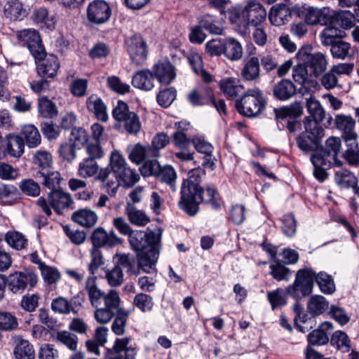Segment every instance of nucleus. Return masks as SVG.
I'll return each mask as SVG.
<instances>
[{
  "label": "nucleus",
  "instance_id": "obj_1",
  "mask_svg": "<svg viewBox=\"0 0 359 359\" xmlns=\"http://www.w3.org/2000/svg\"><path fill=\"white\" fill-rule=\"evenodd\" d=\"M180 194L179 205L190 216H194L198 212V205L203 202L210 203L215 209L219 207V204L215 200L216 189L210 185H208L205 191L201 185L182 182Z\"/></svg>",
  "mask_w": 359,
  "mask_h": 359
},
{
  "label": "nucleus",
  "instance_id": "obj_2",
  "mask_svg": "<svg viewBox=\"0 0 359 359\" xmlns=\"http://www.w3.org/2000/svg\"><path fill=\"white\" fill-rule=\"evenodd\" d=\"M113 259L115 266L130 276H137L141 270L149 273L154 267L155 257L153 255L147 257L144 253L138 252L135 257L130 253H116Z\"/></svg>",
  "mask_w": 359,
  "mask_h": 359
},
{
  "label": "nucleus",
  "instance_id": "obj_3",
  "mask_svg": "<svg viewBox=\"0 0 359 359\" xmlns=\"http://www.w3.org/2000/svg\"><path fill=\"white\" fill-rule=\"evenodd\" d=\"M304 131L296 137L298 148L304 154H308L317 151L321 148L322 138L325 136V130L320 123L313 121L310 117L304 119Z\"/></svg>",
  "mask_w": 359,
  "mask_h": 359
},
{
  "label": "nucleus",
  "instance_id": "obj_4",
  "mask_svg": "<svg viewBox=\"0 0 359 359\" xmlns=\"http://www.w3.org/2000/svg\"><path fill=\"white\" fill-rule=\"evenodd\" d=\"M295 58L297 62L305 64L316 77L326 70L328 64L326 55L320 52L313 53V48L310 45L301 47Z\"/></svg>",
  "mask_w": 359,
  "mask_h": 359
},
{
  "label": "nucleus",
  "instance_id": "obj_5",
  "mask_svg": "<svg viewBox=\"0 0 359 359\" xmlns=\"http://www.w3.org/2000/svg\"><path fill=\"white\" fill-rule=\"evenodd\" d=\"M237 111L247 117L256 116L264 107L262 91L257 88L248 90L235 103Z\"/></svg>",
  "mask_w": 359,
  "mask_h": 359
},
{
  "label": "nucleus",
  "instance_id": "obj_6",
  "mask_svg": "<svg viewBox=\"0 0 359 359\" xmlns=\"http://www.w3.org/2000/svg\"><path fill=\"white\" fill-rule=\"evenodd\" d=\"M140 172L144 177L151 175L157 177L161 181L166 183L173 191L177 189V173L171 165L161 166L156 159L148 160L144 161L140 168Z\"/></svg>",
  "mask_w": 359,
  "mask_h": 359
},
{
  "label": "nucleus",
  "instance_id": "obj_7",
  "mask_svg": "<svg viewBox=\"0 0 359 359\" xmlns=\"http://www.w3.org/2000/svg\"><path fill=\"white\" fill-rule=\"evenodd\" d=\"M110 165L118 182L123 187H132L140 179L139 173L128 166L125 158L117 151L111 152Z\"/></svg>",
  "mask_w": 359,
  "mask_h": 359
},
{
  "label": "nucleus",
  "instance_id": "obj_8",
  "mask_svg": "<svg viewBox=\"0 0 359 359\" xmlns=\"http://www.w3.org/2000/svg\"><path fill=\"white\" fill-rule=\"evenodd\" d=\"M43 212L50 216L53 208L58 214L66 208H72L73 200L69 194L60 189L52 190L48 195L47 199L41 197L37 201Z\"/></svg>",
  "mask_w": 359,
  "mask_h": 359
},
{
  "label": "nucleus",
  "instance_id": "obj_9",
  "mask_svg": "<svg viewBox=\"0 0 359 359\" xmlns=\"http://www.w3.org/2000/svg\"><path fill=\"white\" fill-rule=\"evenodd\" d=\"M17 38L27 46L36 60H42L45 58L46 55L45 48L42 44L41 37L36 30L25 29L18 31Z\"/></svg>",
  "mask_w": 359,
  "mask_h": 359
},
{
  "label": "nucleus",
  "instance_id": "obj_10",
  "mask_svg": "<svg viewBox=\"0 0 359 359\" xmlns=\"http://www.w3.org/2000/svg\"><path fill=\"white\" fill-rule=\"evenodd\" d=\"M266 11L264 6L256 0L248 1L243 8L244 29L259 27L266 20Z\"/></svg>",
  "mask_w": 359,
  "mask_h": 359
},
{
  "label": "nucleus",
  "instance_id": "obj_11",
  "mask_svg": "<svg viewBox=\"0 0 359 359\" xmlns=\"http://www.w3.org/2000/svg\"><path fill=\"white\" fill-rule=\"evenodd\" d=\"M37 283V276L31 271L11 273L8 280V287L13 292H22L28 285L31 287Z\"/></svg>",
  "mask_w": 359,
  "mask_h": 359
},
{
  "label": "nucleus",
  "instance_id": "obj_12",
  "mask_svg": "<svg viewBox=\"0 0 359 359\" xmlns=\"http://www.w3.org/2000/svg\"><path fill=\"white\" fill-rule=\"evenodd\" d=\"M130 341V337L117 338L113 347L107 348L104 359H135V349L128 346Z\"/></svg>",
  "mask_w": 359,
  "mask_h": 359
},
{
  "label": "nucleus",
  "instance_id": "obj_13",
  "mask_svg": "<svg viewBox=\"0 0 359 359\" xmlns=\"http://www.w3.org/2000/svg\"><path fill=\"white\" fill-rule=\"evenodd\" d=\"M126 44L133 62L137 65L142 64L148 54L147 42L143 37L135 34L127 39Z\"/></svg>",
  "mask_w": 359,
  "mask_h": 359
},
{
  "label": "nucleus",
  "instance_id": "obj_14",
  "mask_svg": "<svg viewBox=\"0 0 359 359\" xmlns=\"http://www.w3.org/2000/svg\"><path fill=\"white\" fill-rule=\"evenodd\" d=\"M111 15V11L109 4L103 0L92 1L87 8L88 20L96 25H101L107 22Z\"/></svg>",
  "mask_w": 359,
  "mask_h": 359
},
{
  "label": "nucleus",
  "instance_id": "obj_15",
  "mask_svg": "<svg viewBox=\"0 0 359 359\" xmlns=\"http://www.w3.org/2000/svg\"><path fill=\"white\" fill-rule=\"evenodd\" d=\"M95 180L102 183V187L106 189L111 196L116 195L120 183L110 163L107 168L100 169L98 174L95 176Z\"/></svg>",
  "mask_w": 359,
  "mask_h": 359
},
{
  "label": "nucleus",
  "instance_id": "obj_16",
  "mask_svg": "<svg viewBox=\"0 0 359 359\" xmlns=\"http://www.w3.org/2000/svg\"><path fill=\"white\" fill-rule=\"evenodd\" d=\"M151 72L158 82L164 85L170 84L176 76L174 67L168 60H159L153 66Z\"/></svg>",
  "mask_w": 359,
  "mask_h": 359
},
{
  "label": "nucleus",
  "instance_id": "obj_17",
  "mask_svg": "<svg viewBox=\"0 0 359 359\" xmlns=\"http://www.w3.org/2000/svg\"><path fill=\"white\" fill-rule=\"evenodd\" d=\"M93 248L113 247L121 243V239L118 238L114 231L107 232L102 228H97L94 230L91 236Z\"/></svg>",
  "mask_w": 359,
  "mask_h": 359
},
{
  "label": "nucleus",
  "instance_id": "obj_18",
  "mask_svg": "<svg viewBox=\"0 0 359 359\" xmlns=\"http://www.w3.org/2000/svg\"><path fill=\"white\" fill-rule=\"evenodd\" d=\"M82 305L81 299L74 297L68 301L67 299L60 297L52 300L51 309L55 313H76L81 311Z\"/></svg>",
  "mask_w": 359,
  "mask_h": 359
},
{
  "label": "nucleus",
  "instance_id": "obj_19",
  "mask_svg": "<svg viewBox=\"0 0 359 359\" xmlns=\"http://www.w3.org/2000/svg\"><path fill=\"white\" fill-rule=\"evenodd\" d=\"M332 13L328 8L309 7L306 10L304 19L310 25H327L332 24Z\"/></svg>",
  "mask_w": 359,
  "mask_h": 359
},
{
  "label": "nucleus",
  "instance_id": "obj_20",
  "mask_svg": "<svg viewBox=\"0 0 359 359\" xmlns=\"http://www.w3.org/2000/svg\"><path fill=\"white\" fill-rule=\"evenodd\" d=\"M336 128L343 133V137L348 140H354L358 135L355 131V121L352 116L345 114H337L334 118Z\"/></svg>",
  "mask_w": 359,
  "mask_h": 359
},
{
  "label": "nucleus",
  "instance_id": "obj_21",
  "mask_svg": "<svg viewBox=\"0 0 359 359\" xmlns=\"http://www.w3.org/2000/svg\"><path fill=\"white\" fill-rule=\"evenodd\" d=\"M261 67L257 56L248 59L241 71V76L245 81L257 82L260 79Z\"/></svg>",
  "mask_w": 359,
  "mask_h": 359
},
{
  "label": "nucleus",
  "instance_id": "obj_22",
  "mask_svg": "<svg viewBox=\"0 0 359 359\" xmlns=\"http://www.w3.org/2000/svg\"><path fill=\"white\" fill-rule=\"evenodd\" d=\"M121 299L115 290H110L105 294L102 300V308L97 311H104L109 314H128L120 306Z\"/></svg>",
  "mask_w": 359,
  "mask_h": 359
},
{
  "label": "nucleus",
  "instance_id": "obj_23",
  "mask_svg": "<svg viewBox=\"0 0 359 359\" xmlns=\"http://www.w3.org/2000/svg\"><path fill=\"white\" fill-rule=\"evenodd\" d=\"M125 214L129 222L136 226H145L150 222V217L143 210L130 203L125 205Z\"/></svg>",
  "mask_w": 359,
  "mask_h": 359
},
{
  "label": "nucleus",
  "instance_id": "obj_24",
  "mask_svg": "<svg viewBox=\"0 0 359 359\" xmlns=\"http://www.w3.org/2000/svg\"><path fill=\"white\" fill-rule=\"evenodd\" d=\"M95 276L88 277L86 281L85 287L91 304L97 310L98 308H102V300L105 293L98 288Z\"/></svg>",
  "mask_w": 359,
  "mask_h": 359
},
{
  "label": "nucleus",
  "instance_id": "obj_25",
  "mask_svg": "<svg viewBox=\"0 0 359 359\" xmlns=\"http://www.w3.org/2000/svg\"><path fill=\"white\" fill-rule=\"evenodd\" d=\"M154 74L149 69H143L137 72L132 79V85L138 89L149 91L154 86Z\"/></svg>",
  "mask_w": 359,
  "mask_h": 359
},
{
  "label": "nucleus",
  "instance_id": "obj_26",
  "mask_svg": "<svg viewBox=\"0 0 359 359\" xmlns=\"http://www.w3.org/2000/svg\"><path fill=\"white\" fill-rule=\"evenodd\" d=\"M4 148L9 156L19 158L24 153L25 142L20 136L10 134L4 140Z\"/></svg>",
  "mask_w": 359,
  "mask_h": 359
},
{
  "label": "nucleus",
  "instance_id": "obj_27",
  "mask_svg": "<svg viewBox=\"0 0 359 359\" xmlns=\"http://www.w3.org/2000/svg\"><path fill=\"white\" fill-rule=\"evenodd\" d=\"M161 232L160 229L158 231H150L148 233L145 232V245L147 246V250L140 252L144 253L147 257L153 255L155 257L154 266L157 262L159 253V245L161 241Z\"/></svg>",
  "mask_w": 359,
  "mask_h": 359
},
{
  "label": "nucleus",
  "instance_id": "obj_28",
  "mask_svg": "<svg viewBox=\"0 0 359 359\" xmlns=\"http://www.w3.org/2000/svg\"><path fill=\"white\" fill-rule=\"evenodd\" d=\"M219 87L222 93L229 98L233 99L241 94L244 87L237 78L229 77L219 81Z\"/></svg>",
  "mask_w": 359,
  "mask_h": 359
},
{
  "label": "nucleus",
  "instance_id": "obj_29",
  "mask_svg": "<svg viewBox=\"0 0 359 359\" xmlns=\"http://www.w3.org/2000/svg\"><path fill=\"white\" fill-rule=\"evenodd\" d=\"M88 109L93 112L95 117L103 122L108 120V114L107 107L102 99L97 95H91L86 101Z\"/></svg>",
  "mask_w": 359,
  "mask_h": 359
},
{
  "label": "nucleus",
  "instance_id": "obj_30",
  "mask_svg": "<svg viewBox=\"0 0 359 359\" xmlns=\"http://www.w3.org/2000/svg\"><path fill=\"white\" fill-rule=\"evenodd\" d=\"M29 148H36L41 142V136L38 128L33 124H26L22 127L20 136Z\"/></svg>",
  "mask_w": 359,
  "mask_h": 359
},
{
  "label": "nucleus",
  "instance_id": "obj_31",
  "mask_svg": "<svg viewBox=\"0 0 359 359\" xmlns=\"http://www.w3.org/2000/svg\"><path fill=\"white\" fill-rule=\"evenodd\" d=\"M273 93L279 100H287L295 95L296 87L290 80L283 79L274 86Z\"/></svg>",
  "mask_w": 359,
  "mask_h": 359
},
{
  "label": "nucleus",
  "instance_id": "obj_32",
  "mask_svg": "<svg viewBox=\"0 0 359 359\" xmlns=\"http://www.w3.org/2000/svg\"><path fill=\"white\" fill-rule=\"evenodd\" d=\"M273 111L277 119H285L300 117L304 113V108L300 102L295 101L288 106L275 108Z\"/></svg>",
  "mask_w": 359,
  "mask_h": 359
},
{
  "label": "nucleus",
  "instance_id": "obj_33",
  "mask_svg": "<svg viewBox=\"0 0 359 359\" xmlns=\"http://www.w3.org/2000/svg\"><path fill=\"white\" fill-rule=\"evenodd\" d=\"M15 343L13 353L16 359H34V347L27 340L17 337L15 338Z\"/></svg>",
  "mask_w": 359,
  "mask_h": 359
},
{
  "label": "nucleus",
  "instance_id": "obj_34",
  "mask_svg": "<svg viewBox=\"0 0 359 359\" xmlns=\"http://www.w3.org/2000/svg\"><path fill=\"white\" fill-rule=\"evenodd\" d=\"M306 108L313 121L320 123L325 117V111L315 96L310 95L306 98Z\"/></svg>",
  "mask_w": 359,
  "mask_h": 359
},
{
  "label": "nucleus",
  "instance_id": "obj_35",
  "mask_svg": "<svg viewBox=\"0 0 359 359\" xmlns=\"http://www.w3.org/2000/svg\"><path fill=\"white\" fill-rule=\"evenodd\" d=\"M334 180L336 184L341 189L353 188L355 193H356L357 189L359 187H356L358 179L351 172L347 170H340L335 172Z\"/></svg>",
  "mask_w": 359,
  "mask_h": 359
},
{
  "label": "nucleus",
  "instance_id": "obj_36",
  "mask_svg": "<svg viewBox=\"0 0 359 359\" xmlns=\"http://www.w3.org/2000/svg\"><path fill=\"white\" fill-rule=\"evenodd\" d=\"M72 219L86 227L94 226L97 220V214L90 209H81L73 213Z\"/></svg>",
  "mask_w": 359,
  "mask_h": 359
},
{
  "label": "nucleus",
  "instance_id": "obj_37",
  "mask_svg": "<svg viewBox=\"0 0 359 359\" xmlns=\"http://www.w3.org/2000/svg\"><path fill=\"white\" fill-rule=\"evenodd\" d=\"M59 67L57 57L55 55H50L44 62L38 66V74L41 76L53 78L57 74Z\"/></svg>",
  "mask_w": 359,
  "mask_h": 359
},
{
  "label": "nucleus",
  "instance_id": "obj_38",
  "mask_svg": "<svg viewBox=\"0 0 359 359\" xmlns=\"http://www.w3.org/2000/svg\"><path fill=\"white\" fill-rule=\"evenodd\" d=\"M127 150L129 159L137 165L142 163L147 157L151 156L149 146H144L140 143L128 147Z\"/></svg>",
  "mask_w": 359,
  "mask_h": 359
},
{
  "label": "nucleus",
  "instance_id": "obj_39",
  "mask_svg": "<svg viewBox=\"0 0 359 359\" xmlns=\"http://www.w3.org/2000/svg\"><path fill=\"white\" fill-rule=\"evenodd\" d=\"M243 48L240 42L233 38L225 39L224 55L232 61H237L243 57Z\"/></svg>",
  "mask_w": 359,
  "mask_h": 359
},
{
  "label": "nucleus",
  "instance_id": "obj_40",
  "mask_svg": "<svg viewBox=\"0 0 359 359\" xmlns=\"http://www.w3.org/2000/svg\"><path fill=\"white\" fill-rule=\"evenodd\" d=\"M4 14L11 20H21L25 16V11L18 0L8 1L4 6Z\"/></svg>",
  "mask_w": 359,
  "mask_h": 359
},
{
  "label": "nucleus",
  "instance_id": "obj_41",
  "mask_svg": "<svg viewBox=\"0 0 359 359\" xmlns=\"http://www.w3.org/2000/svg\"><path fill=\"white\" fill-rule=\"evenodd\" d=\"M170 143V137L163 132L156 133L152 138L149 149L151 151V157L159 156V150L165 148Z\"/></svg>",
  "mask_w": 359,
  "mask_h": 359
},
{
  "label": "nucleus",
  "instance_id": "obj_42",
  "mask_svg": "<svg viewBox=\"0 0 359 359\" xmlns=\"http://www.w3.org/2000/svg\"><path fill=\"white\" fill-rule=\"evenodd\" d=\"M315 277L316 273L313 269L304 268L297 271L295 279L299 280L301 285L305 287L311 294L313 290Z\"/></svg>",
  "mask_w": 359,
  "mask_h": 359
},
{
  "label": "nucleus",
  "instance_id": "obj_43",
  "mask_svg": "<svg viewBox=\"0 0 359 359\" xmlns=\"http://www.w3.org/2000/svg\"><path fill=\"white\" fill-rule=\"evenodd\" d=\"M328 305L324 297L313 295L309 299L307 309L311 314H323L327 309Z\"/></svg>",
  "mask_w": 359,
  "mask_h": 359
},
{
  "label": "nucleus",
  "instance_id": "obj_44",
  "mask_svg": "<svg viewBox=\"0 0 359 359\" xmlns=\"http://www.w3.org/2000/svg\"><path fill=\"white\" fill-rule=\"evenodd\" d=\"M145 232L139 230H133L128 235V242L133 250L138 252L147 250L145 245Z\"/></svg>",
  "mask_w": 359,
  "mask_h": 359
},
{
  "label": "nucleus",
  "instance_id": "obj_45",
  "mask_svg": "<svg viewBox=\"0 0 359 359\" xmlns=\"http://www.w3.org/2000/svg\"><path fill=\"white\" fill-rule=\"evenodd\" d=\"M97 163L93 159L85 158L79 165L78 175L83 178L91 177L99 172Z\"/></svg>",
  "mask_w": 359,
  "mask_h": 359
},
{
  "label": "nucleus",
  "instance_id": "obj_46",
  "mask_svg": "<svg viewBox=\"0 0 359 359\" xmlns=\"http://www.w3.org/2000/svg\"><path fill=\"white\" fill-rule=\"evenodd\" d=\"M33 20L41 27L53 29L55 22L52 16H49L48 10L45 8H40L34 11L32 15Z\"/></svg>",
  "mask_w": 359,
  "mask_h": 359
},
{
  "label": "nucleus",
  "instance_id": "obj_47",
  "mask_svg": "<svg viewBox=\"0 0 359 359\" xmlns=\"http://www.w3.org/2000/svg\"><path fill=\"white\" fill-rule=\"evenodd\" d=\"M38 111L43 118H53L57 114V109L55 103L46 97H41L38 100Z\"/></svg>",
  "mask_w": 359,
  "mask_h": 359
},
{
  "label": "nucleus",
  "instance_id": "obj_48",
  "mask_svg": "<svg viewBox=\"0 0 359 359\" xmlns=\"http://www.w3.org/2000/svg\"><path fill=\"white\" fill-rule=\"evenodd\" d=\"M290 14L285 7L272 8L270 11L269 18L274 26H281L289 20Z\"/></svg>",
  "mask_w": 359,
  "mask_h": 359
},
{
  "label": "nucleus",
  "instance_id": "obj_49",
  "mask_svg": "<svg viewBox=\"0 0 359 359\" xmlns=\"http://www.w3.org/2000/svg\"><path fill=\"white\" fill-rule=\"evenodd\" d=\"M314 280L316 281L320 290L325 294H332L335 291L334 280L330 275L324 272L316 273Z\"/></svg>",
  "mask_w": 359,
  "mask_h": 359
},
{
  "label": "nucleus",
  "instance_id": "obj_50",
  "mask_svg": "<svg viewBox=\"0 0 359 359\" xmlns=\"http://www.w3.org/2000/svg\"><path fill=\"white\" fill-rule=\"evenodd\" d=\"M198 20L200 26L210 33L217 35L222 34V28L217 25L216 18L213 15L205 14L200 16Z\"/></svg>",
  "mask_w": 359,
  "mask_h": 359
},
{
  "label": "nucleus",
  "instance_id": "obj_51",
  "mask_svg": "<svg viewBox=\"0 0 359 359\" xmlns=\"http://www.w3.org/2000/svg\"><path fill=\"white\" fill-rule=\"evenodd\" d=\"M36 177L41 179V183L48 189L55 190L54 189L59 186L61 182L60 174L57 171H53L48 173H45L43 171H39L36 172Z\"/></svg>",
  "mask_w": 359,
  "mask_h": 359
},
{
  "label": "nucleus",
  "instance_id": "obj_52",
  "mask_svg": "<svg viewBox=\"0 0 359 359\" xmlns=\"http://www.w3.org/2000/svg\"><path fill=\"white\" fill-rule=\"evenodd\" d=\"M33 163L42 171L49 168L52 164V156L46 150H38L33 155Z\"/></svg>",
  "mask_w": 359,
  "mask_h": 359
},
{
  "label": "nucleus",
  "instance_id": "obj_53",
  "mask_svg": "<svg viewBox=\"0 0 359 359\" xmlns=\"http://www.w3.org/2000/svg\"><path fill=\"white\" fill-rule=\"evenodd\" d=\"M331 344L342 352H348L350 349V340L347 334L341 331L335 332L332 334Z\"/></svg>",
  "mask_w": 359,
  "mask_h": 359
},
{
  "label": "nucleus",
  "instance_id": "obj_54",
  "mask_svg": "<svg viewBox=\"0 0 359 359\" xmlns=\"http://www.w3.org/2000/svg\"><path fill=\"white\" fill-rule=\"evenodd\" d=\"M314 316H296L294 318V326L302 332H306L316 325Z\"/></svg>",
  "mask_w": 359,
  "mask_h": 359
},
{
  "label": "nucleus",
  "instance_id": "obj_55",
  "mask_svg": "<svg viewBox=\"0 0 359 359\" xmlns=\"http://www.w3.org/2000/svg\"><path fill=\"white\" fill-rule=\"evenodd\" d=\"M331 20L332 24L335 21L337 25L345 29H351L355 25L353 15L349 12L332 14Z\"/></svg>",
  "mask_w": 359,
  "mask_h": 359
},
{
  "label": "nucleus",
  "instance_id": "obj_56",
  "mask_svg": "<svg viewBox=\"0 0 359 359\" xmlns=\"http://www.w3.org/2000/svg\"><path fill=\"white\" fill-rule=\"evenodd\" d=\"M350 44L341 40H337L331 47V53L334 58L344 60L348 57Z\"/></svg>",
  "mask_w": 359,
  "mask_h": 359
},
{
  "label": "nucleus",
  "instance_id": "obj_57",
  "mask_svg": "<svg viewBox=\"0 0 359 359\" xmlns=\"http://www.w3.org/2000/svg\"><path fill=\"white\" fill-rule=\"evenodd\" d=\"M326 147L328 151L327 155L332 156V159L334 160V163L337 166H341V162L337 158V155L341 147V140L339 137H330L325 142Z\"/></svg>",
  "mask_w": 359,
  "mask_h": 359
},
{
  "label": "nucleus",
  "instance_id": "obj_58",
  "mask_svg": "<svg viewBox=\"0 0 359 359\" xmlns=\"http://www.w3.org/2000/svg\"><path fill=\"white\" fill-rule=\"evenodd\" d=\"M7 243L16 250L23 249L27 243L24 236L18 231H9L6 234Z\"/></svg>",
  "mask_w": 359,
  "mask_h": 359
},
{
  "label": "nucleus",
  "instance_id": "obj_59",
  "mask_svg": "<svg viewBox=\"0 0 359 359\" xmlns=\"http://www.w3.org/2000/svg\"><path fill=\"white\" fill-rule=\"evenodd\" d=\"M125 130L129 134L136 135L141 130V123L138 115L132 112L123 121Z\"/></svg>",
  "mask_w": 359,
  "mask_h": 359
},
{
  "label": "nucleus",
  "instance_id": "obj_60",
  "mask_svg": "<svg viewBox=\"0 0 359 359\" xmlns=\"http://www.w3.org/2000/svg\"><path fill=\"white\" fill-rule=\"evenodd\" d=\"M311 156V161L314 168H330L331 162L327 159L330 156L327 155L326 150L321 147L317 151L312 152Z\"/></svg>",
  "mask_w": 359,
  "mask_h": 359
},
{
  "label": "nucleus",
  "instance_id": "obj_61",
  "mask_svg": "<svg viewBox=\"0 0 359 359\" xmlns=\"http://www.w3.org/2000/svg\"><path fill=\"white\" fill-rule=\"evenodd\" d=\"M292 78L296 83L301 86L309 82L307 67L305 64L297 62L292 69Z\"/></svg>",
  "mask_w": 359,
  "mask_h": 359
},
{
  "label": "nucleus",
  "instance_id": "obj_62",
  "mask_svg": "<svg viewBox=\"0 0 359 359\" xmlns=\"http://www.w3.org/2000/svg\"><path fill=\"white\" fill-rule=\"evenodd\" d=\"M42 277L48 284L55 283L60 278V272L55 268L48 266L43 263L39 266Z\"/></svg>",
  "mask_w": 359,
  "mask_h": 359
},
{
  "label": "nucleus",
  "instance_id": "obj_63",
  "mask_svg": "<svg viewBox=\"0 0 359 359\" xmlns=\"http://www.w3.org/2000/svg\"><path fill=\"white\" fill-rule=\"evenodd\" d=\"M57 340L72 351H75L77 348V336L68 331L59 332L57 334Z\"/></svg>",
  "mask_w": 359,
  "mask_h": 359
},
{
  "label": "nucleus",
  "instance_id": "obj_64",
  "mask_svg": "<svg viewBox=\"0 0 359 359\" xmlns=\"http://www.w3.org/2000/svg\"><path fill=\"white\" fill-rule=\"evenodd\" d=\"M271 273L277 280H287L290 276V271L283 266L279 261L274 262L271 265Z\"/></svg>",
  "mask_w": 359,
  "mask_h": 359
}]
</instances>
